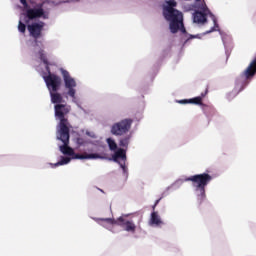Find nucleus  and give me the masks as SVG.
Returning a JSON list of instances; mask_svg holds the SVG:
<instances>
[{"mask_svg":"<svg viewBox=\"0 0 256 256\" xmlns=\"http://www.w3.org/2000/svg\"><path fill=\"white\" fill-rule=\"evenodd\" d=\"M20 3L24 12L20 14L19 18V33H25L28 29L30 36L38 39L41 37L45 22H37V19H49L55 3L49 0H20Z\"/></svg>","mask_w":256,"mask_h":256,"instance_id":"obj_1","label":"nucleus"},{"mask_svg":"<svg viewBox=\"0 0 256 256\" xmlns=\"http://www.w3.org/2000/svg\"><path fill=\"white\" fill-rule=\"evenodd\" d=\"M54 109L55 119L60 121L57 126L56 139L63 143V145L59 146V151L62 152L63 155H66V157L61 156L60 161L54 164L50 163L52 168L69 165V163H71V159H105V157H102L98 153L75 154V150L69 147V121H67V118H65L67 113L71 111V108L65 104H56Z\"/></svg>","mask_w":256,"mask_h":256,"instance_id":"obj_2","label":"nucleus"},{"mask_svg":"<svg viewBox=\"0 0 256 256\" xmlns=\"http://www.w3.org/2000/svg\"><path fill=\"white\" fill-rule=\"evenodd\" d=\"M34 52L36 53V57H38V59L45 65L47 74H42V77L50 93L51 102L54 103V105H60L63 101V96L57 91H59V87H61V77L52 74L51 69L49 68L56 65L53 60V55H47V53H45V45H43L42 42L37 41H35Z\"/></svg>","mask_w":256,"mask_h":256,"instance_id":"obj_3","label":"nucleus"},{"mask_svg":"<svg viewBox=\"0 0 256 256\" xmlns=\"http://www.w3.org/2000/svg\"><path fill=\"white\" fill-rule=\"evenodd\" d=\"M213 177L207 173L196 174L190 177L184 176L177 179L170 187L172 189H179L187 181H191L194 195L197 198L198 203L205 201L207 197L205 194V187L211 183Z\"/></svg>","mask_w":256,"mask_h":256,"instance_id":"obj_4","label":"nucleus"},{"mask_svg":"<svg viewBox=\"0 0 256 256\" xmlns=\"http://www.w3.org/2000/svg\"><path fill=\"white\" fill-rule=\"evenodd\" d=\"M177 2L175 0H167L163 4V15L166 21H169V29L171 33H187L185 25L183 24V13L175 9Z\"/></svg>","mask_w":256,"mask_h":256,"instance_id":"obj_5","label":"nucleus"},{"mask_svg":"<svg viewBox=\"0 0 256 256\" xmlns=\"http://www.w3.org/2000/svg\"><path fill=\"white\" fill-rule=\"evenodd\" d=\"M195 9L197 10L192 15L193 23H196L197 25H205V23H207V17H210L214 23V26L210 30L206 31L204 35H208V33H213V31H219L217 17H215L213 13H211V10H209V7H207L205 1L195 0Z\"/></svg>","mask_w":256,"mask_h":256,"instance_id":"obj_6","label":"nucleus"},{"mask_svg":"<svg viewBox=\"0 0 256 256\" xmlns=\"http://www.w3.org/2000/svg\"><path fill=\"white\" fill-rule=\"evenodd\" d=\"M59 71L61 73L64 83L65 97H67V99H71L72 103L77 105L78 109L85 113V109H83V107L81 106V101L77 96V79L71 76V73L65 70V68H60Z\"/></svg>","mask_w":256,"mask_h":256,"instance_id":"obj_7","label":"nucleus"},{"mask_svg":"<svg viewBox=\"0 0 256 256\" xmlns=\"http://www.w3.org/2000/svg\"><path fill=\"white\" fill-rule=\"evenodd\" d=\"M106 143L108 144L110 151H115L112 155V160L114 163H118L124 175H127V151L123 148L117 149V143L113 138H107Z\"/></svg>","mask_w":256,"mask_h":256,"instance_id":"obj_8","label":"nucleus"},{"mask_svg":"<svg viewBox=\"0 0 256 256\" xmlns=\"http://www.w3.org/2000/svg\"><path fill=\"white\" fill-rule=\"evenodd\" d=\"M133 125V119L126 118L121 120L120 122H116L111 126L110 132L112 135H116L117 137H121L129 133L131 130V126Z\"/></svg>","mask_w":256,"mask_h":256,"instance_id":"obj_9","label":"nucleus"},{"mask_svg":"<svg viewBox=\"0 0 256 256\" xmlns=\"http://www.w3.org/2000/svg\"><path fill=\"white\" fill-rule=\"evenodd\" d=\"M118 227H121L123 231H126V233H130L131 235L137 233V224H135L133 219L129 218V214H123L118 217Z\"/></svg>","mask_w":256,"mask_h":256,"instance_id":"obj_10","label":"nucleus"},{"mask_svg":"<svg viewBox=\"0 0 256 256\" xmlns=\"http://www.w3.org/2000/svg\"><path fill=\"white\" fill-rule=\"evenodd\" d=\"M93 221L98 223L101 227H104V229H107L108 231H111L112 233H115V227L119 226V218L116 220L114 218H92Z\"/></svg>","mask_w":256,"mask_h":256,"instance_id":"obj_11","label":"nucleus"},{"mask_svg":"<svg viewBox=\"0 0 256 256\" xmlns=\"http://www.w3.org/2000/svg\"><path fill=\"white\" fill-rule=\"evenodd\" d=\"M149 225L150 227H163V225H165L163 219H161V216L159 215V212L153 211L151 213Z\"/></svg>","mask_w":256,"mask_h":256,"instance_id":"obj_12","label":"nucleus"},{"mask_svg":"<svg viewBox=\"0 0 256 256\" xmlns=\"http://www.w3.org/2000/svg\"><path fill=\"white\" fill-rule=\"evenodd\" d=\"M203 97H205V93H202L201 96L195 98L178 100L177 103H180V105H187V103H191L193 105H202L201 101H203Z\"/></svg>","mask_w":256,"mask_h":256,"instance_id":"obj_13","label":"nucleus"},{"mask_svg":"<svg viewBox=\"0 0 256 256\" xmlns=\"http://www.w3.org/2000/svg\"><path fill=\"white\" fill-rule=\"evenodd\" d=\"M77 145L79 147H85V145H94L95 147L101 145V140H89L84 138H77L76 139Z\"/></svg>","mask_w":256,"mask_h":256,"instance_id":"obj_14","label":"nucleus"},{"mask_svg":"<svg viewBox=\"0 0 256 256\" xmlns=\"http://www.w3.org/2000/svg\"><path fill=\"white\" fill-rule=\"evenodd\" d=\"M130 141H131V135L125 136L124 138L120 139L119 145L120 147H125V149H127V147H129Z\"/></svg>","mask_w":256,"mask_h":256,"instance_id":"obj_15","label":"nucleus"},{"mask_svg":"<svg viewBox=\"0 0 256 256\" xmlns=\"http://www.w3.org/2000/svg\"><path fill=\"white\" fill-rule=\"evenodd\" d=\"M220 35L222 37L224 47H225V49H227V47H229V43H231V36H229L227 34H223V33H220Z\"/></svg>","mask_w":256,"mask_h":256,"instance_id":"obj_16","label":"nucleus"},{"mask_svg":"<svg viewBox=\"0 0 256 256\" xmlns=\"http://www.w3.org/2000/svg\"><path fill=\"white\" fill-rule=\"evenodd\" d=\"M85 134L90 137L91 139H94V141H99V138L97 137V134H95V132L86 130Z\"/></svg>","mask_w":256,"mask_h":256,"instance_id":"obj_17","label":"nucleus"},{"mask_svg":"<svg viewBox=\"0 0 256 256\" xmlns=\"http://www.w3.org/2000/svg\"><path fill=\"white\" fill-rule=\"evenodd\" d=\"M159 204V200H156L154 206H153V209H155V207H157V205Z\"/></svg>","mask_w":256,"mask_h":256,"instance_id":"obj_18","label":"nucleus"},{"mask_svg":"<svg viewBox=\"0 0 256 256\" xmlns=\"http://www.w3.org/2000/svg\"><path fill=\"white\" fill-rule=\"evenodd\" d=\"M197 38H199V35L191 36V39H197Z\"/></svg>","mask_w":256,"mask_h":256,"instance_id":"obj_19","label":"nucleus"},{"mask_svg":"<svg viewBox=\"0 0 256 256\" xmlns=\"http://www.w3.org/2000/svg\"><path fill=\"white\" fill-rule=\"evenodd\" d=\"M229 53V50H226V54H228Z\"/></svg>","mask_w":256,"mask_h":256,"instance_id":"obj_20","label":"nucleus"},{"mask_svg":"<svg viewBox=\"0 0 256 256\" xmlns=\"http://www.w3.org/2000/svg\"><path fill=\"white\" fill-rule=\"evenodd\" d=\"M36 70H37V71H41V70H39V68H36Z\"/></svg>","mask_w":256,"mask_h":256,"instance_id":"obj_21","label":"nucleus"}]
</instances>
